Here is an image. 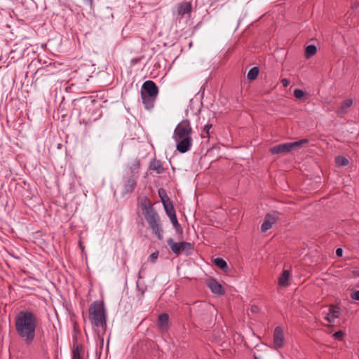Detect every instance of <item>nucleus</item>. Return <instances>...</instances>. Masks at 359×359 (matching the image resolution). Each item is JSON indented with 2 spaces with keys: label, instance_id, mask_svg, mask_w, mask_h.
<instances>
[{
  "label": "nucleus",
  "instance_id": "1",
  "mask_svg": "<svg viewBox=\"0 0 359 359\" xmlns=\"http://www.w3.org/2000/svg\"><path fill=\"white\" fill-rule=\"evenodd\" d=\"M15 330L18 336L26 344H31L37 327V317L30 311H21L15 317Z\"/></svg>",
  "mask_w": 359,
  "mask_h": 359
},
{
  "label": "nucleus",
  "instance_id": "2",
  "mask_svg": "<svg viewBox=\"0 0 359 359\" xmlns=\"http://www.w3.org/2000/svg\"><path fill=\"white\" fill-rule=\"evenodd\" d=\"M192 133L191 123L188 119L182 120L175 127L172 138L180 153L184 154L191 149L193 145Z\"/></svg>",
  "mask_w": 359,
  "mask_h": 359
},
{
  "label": "nucleus",
  "instance_id": "3",
  "mask_svg": "<svg viewBox=\"0 0 359 359\" xmlns=\"http://www.w3.org/2000/svg\"><path fill=\"white\" fill-rule=\"evenodd\" d=\"M80 103L79 118L80 123L91 124L97 121L101 114L94 117L95 100L90 97H81L78 101Z\"/></svg>",
  "mask_w": 359,
  "mask_h": 359
},
{
  "label": "nucleus",
  "instance_id": "4",
  "mask_svg": "<svg viewBox=\"0 0 359 359\" xmlns=\"http://www.w3.org/2000/svg\"><path fill=\"white\" fill-rule=\"evenodd\" d=\"M88 318L93 327H104L107 324V313L102 302L95 301L88 309Z\"/></svg>",
  "mask_w": 359,
  "mask_h": 359
},
{
  "label": "nucleus",
  "instance_id": "5",
  "mask_svg": "<svg viewBox=\"0 0 359 359\" xmlns=\"http://www.w3.org/2000/svg\"><path fill=\"white\" fill-rule=\"evenodd\" d=\"M143 215L153 233L157 236L158 240H162L163 238V230L161 222L160 216L155 210L154 207H148V208L146 210V212H143Z\"/></svg>",
  "mask_w": 359,
  "mask_h": 359
},
{
  "label": "nucleus",
  "instance_id": "6",
  "mask_svg": "<svg viewBox=\"0 0 359 359\" xmlns=\"http://www.w3.org/2000/svg\"><path fill=\"white\" fill-rule=\"evenodd\" d=\"M309 142L308 139H302L293 142H286L275 145L269 149L272 154H286L290 152Z\"/></svg>",
  "mask_w": 359,
  "mask_h": 359
},
{
  "label": "nucleus",
  "instance_id": "7",
  "mask_svg": "<svg viewBox=\"0 0 359 359\" xmlns=\"http://www.w3.org/2000/svg\"><path fill=\"white\" fill-rule=\"evenodd\" d=\"M167 243L172 252L177 255L180 253L190 255L194 250V245L192 243L184 241L178 243L174 242L171 238L167 240Z\"/></svg>",
  "mask_w": 359,
  "mask_h": 359
},
{
  "label": "nucleus",
  "instance_id": "8",
  "mask_svg": "<svg viewBox=\"0 0 359 359\" xmlns=\"http://www.w3.org/2000/svg\"><path fill=\"white\" fill-rule=\"evenodd\" d=\"M192 11V6L190 2L182 1L176 6V10L173 12L177 19L181 20L186 14L190 15Z\"/></svg>",
  "mask_w": 359,
  "mask_h": 359
},
{
  "label": "nucleus",
  "instance_id": "9",
  "mask_svg": "<svg viewBox=\"0 0 359 359\" xmlns=\"http://www.w3.org/2000/svg\"><path fill=\"white\" fill-rule=\"evenodd\" d=\"M142 93L149 97H156L158 94V88L153 81L148 80L142 84Z\"/></svg>",
  "mask_w": 359,
  "mask_h": 359
},
{
  "label": "nucleus",
  "instance_id": "10",
  "mask_svg": "<svg viewBox=\"0 0 359 359\" xmlns=\"http://www.w3.org/2000/svg\"><path fill=\"white\" fill-rule=\"evenodd\" d=\"M278 215L279 213L278 212H273L272 213H269L265 216L264 222L261 226L262 232H266L272 227V226L279 219Z\"/></svg>",
  "mask_w": 359,
  "mask_h": 359
},
{
  "label": "nucleus",
  "instance_id": "11",
  "mask_svg": "<svg viewBox=\"0 0 359 359\" xmlns=\"http://www.w3.org/2000/svg\"><path fill=\"white\" fill-rule=\"evenodd\" d=\"M138 175L130 174L124 181V194H130L134 191L137 187Z\"/></svg>",
  "mask_w": 359,
  "mask_h": 359
},
{
  "label": "nucleus",
  "instance_id": "12",
  "mask_svg": "<svg viewBox=\"0 0 359 359\" xmlns=\"http://www.w3.org/2000/svg\"><path fill=\"white\" fill-rule=\"evenodd\" d=\"M284 332L281 327H276L273 332V344L276 348H279L284 345Z\"/></svg>",
  "mask_w": 359,
  "mask_h": 359
},
{
  "label": "nucleus",
  "instance_id": "13",
  "mask_svg": "<svg viewBox=\"0 0 359 359\" xmlns=\"http://www.w3.org/2000/svg\"><path fill=\"white\" fill-rule=\"evenodd\" d=\"M207 285L214 294L222 295L225 293V290L222 285L215 278L208 279L207 280Z\"/></svg>",
  "mask_w": 359,
  "mask_h": 359
},
{
  "label": "nucleus",
  "instance_id": "14",
  "mask_svg": "<svg viewBox=\"0 0 359 359\" xmlns=\"http://www.w3.org/2000/svg\"><path fill=\"white\" fill-rule=\"evenodd\" d=\"M158 325L161 332H166L169 328V316L167 313H162L158 316Z\"/></svg>",
  "mask_w": 359,
  "mask_h": 359
},
{
  "label": "nucleus",
  "instance_id": "15",
  "mask_svg": "<svg viewBox=\"0 0 359 359\" xmlns=\"http://www.w3.org/2000/svg\"><path fill=\"white\" fill-rule=\"evenodd\" d=\"M340 309L337 306H330L329 312L326 314L325 319L329 323H334V320L339 316Z\"/></svg>",
  "mask_w": 359,
  "mask_h": 359
},
{
  "label": "nucleus",
  "instance_id": "16",
  "mask_svg": "<svg viewBox=\"0 0 359 359\" xmlns=\"http://www.w3.org/2000/svg\"><path fill=\"white\" fill-rule=\"evenodd\" d=\"M353 104V100L348 98L341 102L340 107L337 110V114L339 116H344L347 112L348 109L350 108Z\"/></svg>",
  "mask_w": 359,
  "mask_h": 359
},
{
  "label": "nucleus",
  "instance_id": "17",
  "mask_svg": "<svg viewBox=\"0 0 359 359\" xmlns=\"http://www.w3.org/2000/svg\"><path fill=\"white\" fill-rule=\"evenodd\" d=\"M149 169L156 172L157 174H162L165 171L162 162L156 158H154L151 161Z\"/></svg>",
  "mask_w": 359,
  "mask_h": 359
},
{
  "label": "nucleus",
  "instance_id": "18",
  "mask_svg": "<svg viewBox=\"0 0 359 359\" xmlns=\"http://www.w3.org/2000/svg\"><path fill=\"white\" fill-rule=\"evenodd\" d=\"M141 97L142 102L144 104V107L147 109L153 108L156 97H149V95H145V93H142Z\"/></svg>",
  "mask_w": 359,
  "mask_h": 359
},
{
  "label": "nucleus",
  "instance_id": "19",
  "mask_svg": "<svg viewBox=\"0 0 359 359\" xmlns=\"http://www.w3.org/2000/svg\"><path fill=\"white\" fill-rule=\"evenodd\" d=\"M290 271L288 270H284L278 279V284L280 286H287L288 285Z\"/></svg>",
  "mask_w": 359,
  "mask_h": 359
},
{
  "label": "nucleus",
  "instance_id": "20",
  "mask_svg": "<svg viewBox=\"0 0 359 359\" xmlns=\"http://www.w3.org/2000/svg\"><path fill=\"white\" fill-rule=\"evenodd\" d=\"M163 205L164 209L165 210L166 214L169 217V218L172 217V216H176L175 210L173 207V204L172 201L165 203Z\"/></svg>",
  "mask_w": 359,
  "mask_h": 359
},
{
  "label": "nucleus",
  "instance_id": "21",
  "mask_svg": "<svg viewBox=\"0 0 359 359\" xmlns=\"http://www.w3.org/2000/svg\"><path fill=\"white\" fill-rule=\"evenodd\" d=\"M214 264L219 269L227 271L229 267L225 260L222 258H216L214 259Z\"/></svg>",
  "mask_w": 359,
  "mask_h": 359
},
{
  "label": "nucleus",
  "instance_id": "22",
  "mask_svg": "<svg viewBox=\"0 0 359 359\" xmlns=\"http://www.w3.org/2000/svg\"><path fill=\"white\" fill-rule=\"evenodd\" d=\"M317 52V48L315 45H309L305 50V56L309 58L313 56Z\"/></svg>",
  "mask_w": 359,
  "mask_h": 359
},
{
  "label": "nucleus",
  "instance_id": "23",
  "mask_svg": "<svg viewBox=\"0 0 359 359\" xmlns=\"http://www.w3.org/2000/svg\"><path fill=\"white\" fill-rule=\"evenodd\" d=\"M259 68L257 67H254L251 68L249 72H248L247 77L249 80L252 81L255 80L258 74H259Z\"/></svg>",
  "mask_w": 359,
  "mask_h": 359
},
{
  "label": "nucleus",
  "instance_id": "24",
  "mask_svg": "<svg viewBox=\"0 0 359 359\" xmlns=\"http://www.w3.org/2000/svg\"><path fill=\"white\" fill-rule=\"evenodd\" d=\"M81 352H82L81 346H79V345L74 346V348L72 351V359H82Z\"/></svg>",
  "mask_w": 359,
  "mask_h": 359
},
{
  "label": "nucleus",
  "instance_id": "25",
  "mask_svg": "<svg viewBox=\"0 0 359 359\" xmlns=\"http://www.w3.org/2000/svg\"><path fill=\"white\" fill-rule=\"evenodd\" d=\"M150 206L154 207V204L148 199L147 197H144L142 199L140 203V207L142 208V213L146 212L147 208H148V207Z\"/></svg>",
  "mask_w": 359,
  "mask_h": 359
},
{
  "label": "nucleus",
  "instance_id": "26",
  "mask_svg": "<svg viewBox=\"0 0 359 359\" xmlns=\"http://www.w3.org/2000/svg\"><path fill=\"white\" fill-rule=\"evenodd\" d=\"M158 192L163 204L171 201L167 195L166 191L164 189H159Z\"/></svg>",
  "mask_w": 359,
  "mask_h": 359
},
{
  "label": "nucleus",
  "instance_id": "27",
  "mask_svg": "<svg viewBox=\"0 0 359 359\" xmlns=\"http://www.w3.org/2000/svg\"><path fill=\"white\" fill-rule=\"evenodd\" d=\"M174 228L175 229L176 231L180 234L182 233L183 232V230H182V228L181 227L180 224H179L178 221H177V216H172V217H170V218Z\"/></svg>",
  "mask_w": 359,
  "mask_h": 359
},
{
  "label": "nucleus",
  "instance_id": "28",
  "mask_svg": "<svg viewBox=\"0 0 359 359\" xmlns=\"http://www.w3.org/2000/svg\"><path fill=\"white\" fill-rule=\"evenodd\" d=\"M335 163L339 166H346L348 164V160L344 156H337L335 158Z\"/></svg>",
  "mask_w": 359,
  "mask_h": 359
},
{
  "label": "nucleus",
  "instance_id": "29",
  "mask_svg": "<svg viewBox=\"0 0 359 359\" xmlns=\"http://www.w3.org/2000/svg\"><path fill=\"white\" fill-rule=\"evenodd\" d=\"M140 168V161L135 160L130 166L131 174L138 175V170Z\"/></svg>",
  "mask_w": 359,
  "mask_h": 359
},
{
  "label": "nucleus",
  "instance_id": "30",
  "mask_svg": "<svg viewBox=\"0 0 359 359\" xmlns=\"http://www.w3.org/2000/svg\"><path fill=\"white\" fill-rule=\"evenodd\" d=\"M304 95V92L301 89L296 88L294 90V96L297 99H302Z\"/></svg>",
  "mask_w": 359,
  "mask_h": 359
},
{
  "label": "nucleus",
  "instance_id": "31",
  "mask_svg": "<svg viewBox=\"0 0 359 359\" xmlns=\"http://www.w3.org/2000/svg\"><path fill=\"white\" fill-rule=\"evenodd\" d=\"M158 254L159 253L158 251L151 253L149 257V262H151V263H154L158 257Z\"/></svg>",
  "mask_w": 359,
  "mask_h": 359
},
{
  "label": "nucleus",
  "instance_id": "32",
  "mask_svg": "<svg viewBox=\"0 0 359 359\" xmlns=\"http://www.w3.org/2000/svg\"><path fill=\"white\" fill-rule=\"evenodd\" d=\"M212 127V125L210 123H208L204 126L203 132H205L206 133V135H207L206 137H209L210 130L211 129Z\"/></svg>",
  "mask_w": 359,
  "mask_h": 359
},
{
  "label": "nucleus",
  "instance_id": "33",
  "mask_svg": "<svg viewBox=\"0 0 359 359\" xmlns=\"http://www.w3.org/2000/svg\"><path fill=\"white\" fill-rule=\"evenodd\" d=\"M343 336H344V332L342 331L336 332L333 334L334 338L336 339H338V340L342 339Z\"/></svg>",
  "mask_w": 359,
  "mask_h": 359
},
{
  "label": "nucleus",
  "instance_id": "34",
  "mask_svg": "<svg viewBox=\"0 0 359 359\" xmlns=\"http://www.w3.org/2000/svg\"><path fill=\"white\" fill-rule=\"evenodd\" d=\"M351 297L353 299L359 301V290H355L351 292Z\"/></svg>",
  "mask_w": 359,
  "mask_h": 359
},
{
  "label": "nucleus",
  "instance_id": "35",
  "mask_svg": "<svg viewBox=\"0 0 359 359\" xmlns=\"http://www.w3.org/2000/svg\"><path fill=\"white\" fill-rule=\"evenodd\" d=\"M281 83L284 87H287L290 83V81L287 79H283Z\"/></svg>",
  "mask_w": 359,
  "mask_h": 359
},
{
  "label": "nucleus",
  "instance_id": "36",
  "mask_svg": "<svg viewBox=\"0 0 359 359\" xmlns=\"http://www.w3.org/2000/svg\"><path fill=\"white\" fill-rule=\"evenodd\" d=\"M336 255L338 257H341L343 255V250L341 248H337L336 250Z\"/></svg>",
  "mask_w": 359,
  "mask_h": 359
},
{
  "label": "nucleus",
  "instance_id": "37",
  "mask_svg": "<svg viewBox=\"0 0 359 359\" xmlns=\"http://www.w3.org/2000/svg\"><path fill=\"white\" fill-rule=\"evenodd\" d=\"M139 61H140L139 58H135V59L132 60L131 62H132V64L135 65V64L137 63Z\"/></svg>",
  "mask_w": 359,
  "mask_h": 359
},
{
  "label": "nucleus",
  "instance_id": "38",
  "mask_svg": "<svg viewBox=\"0 0 359 359\" xmlns=\"http://www.w3.org/2000/svg\"><path fill=\"white\" fill-rule=\"evenodd\" d=\"M258 308L256 306H251V311L253 312H256L257 311Z\"/></svg>",
  "mask_w": 359,
  "mask_h": 359
},
{
  "label": "nucleus",
  "instance_id": "39",
  "mask_svg": "<svg viewBox=\"0 0 359 359\" xmlns=\"http://www.w3.org/2000/svg\"><path fill=\"white\" fill-rule=\"evenodd\" d=\"M143 271H144V266L142 265L141 267V269L139 271V278H141V273H142Z\"/></svg>",
  "mask_w": 359,
  "mask_h": 359
},
{
  "label": "nucleus",
  "instance_id": "40",
  "mask_svg": "<svg viewBox=\"0 0 359 359\" xmlns=\"http://www.w3.org/2000/svg\"><path fill=\"white\" fill-rule=\"evenodd\" d=\"M86 1H88L90 4L93 3V0H86Z\"/></svg>",
  "mask_w": 359,
  "mask_h": 359
},
{
  "label": "nucleus",
  "instance_id": "41",
  "mask_svg": "<svg viewBox=\"0 0 359 359\" xmlns=\"http://www.w3.org/2000/svg\"><path fill=\"white\" fill-rule=\"evenodd\" d=\"M79 244H80L81 248H82V250H83V245H81V243H80Z\"/></svg>",
  "mask_w": 359,
  "mask_h": 359
},
{
  "label": "nucleus",
  "instance_id": "42",
  "mask_svg": "<svg viewBox=\"0 0 359 359\" xmlns=\"http://www.w3.org/2000/svg\"><path fill=\"white\" fill-rule=\"evenodd\" d=\"M254 358H255V359H258L255 355H254Z\"/></svg>",
  "mask_w": 359,
  "mask_h": 359
}]
</instances>
